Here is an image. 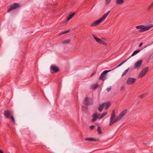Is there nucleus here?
I'll return each instance as SVG.
<instances>
[{"label":"nucleus","mask_w":153,"mask_h":153,"mask_svg":"<svg viewBox=\"0 0 153 153\" xmlns=\"http://www.w3.org/2000/svg\"><path fill=\"white\" fill-rule=\"evenodd\" d=\"M95 126H91L90 127V129L91 130L93 129L94 128Z\"/></svg>","instance_id":"nucleus-35"},{"label":"nucleus","mask_w":153,"mask_h":153,"mask_svg":"<svg viewBox=\"0 0 153 153\" xmlns=\"http://www.w3.org/2000/svg\"><path fill=\"white\" fill-rule=\"evenodd\" d=\"M103 117L102 116V114L99 115V117H98V119H100L102 118Z\"/></svg>","instance_id":"nucleus-37"},{"label":"nucleus","mask_w":153,"mask_h":153,"mask_svg":"<svg viewBox=\"0 0 153 153\" xmlns=\"http://www.w3.org/2000/svg\"><path fill=\"white\" fill-rule=\"evenodd\" d=\"M127 109L123 111L114 120V118L116 117V113L114 110H113L112 112L110 122L109 126H111L113 124L117 122L119 120L121 119L123 116L127 113Z\"/></svg>","instance_id":"nucleus-1"},{"label":"nucleus","mask_w":153,"mask_h":153,"mask_svg":"<svg viewBox=\"0 0 153 153\" xmlns=\"http://www.w3.org/2000/svg\"><path fill=\"white\" fill-rule=\"evenodd\" d=\"M96 124L97 125H99V123H96Z\"/></svg>","instance_id":"nucleus-43"},{"label":"nucleus","mask_w":153,"mask_h":153,"mask_svg":"<svg viewBox=\"0 0 153 153\" xmlns=\"http://www.w3.org/2000/svg\"><path fill=\"white\" fill-rule=\"evenodd\" d=\"M92 36L96 41L98 43H100V42H102V40L101 39L96 36L94 35L93 34Z\"/></svg>","instance_id":"nucleus-13"},{"label":"nucleus","mask_w":153,"mask_h":153,"mask_svg":"<svg viewBox=\"0 0 153 153\" xmlns=\"http://www.w3.org/2000/svg\"><path fill=\"white\" fill-rule=\"evenodd\" d=\"M88 109V107L87 106H82V111H83L85 113L86 112L87 110Z\"/></svg>","instance_id":"nucleus-25"},{"label":"nucleus","mask_w":153,"mask_h":153,"mask_svg":"<svg viewBox=\"0 0 153 153\" xmlns=\"http://www.w3.org/2000/svg\"><path fill=\"white\" fill-rule=\"evenodd\" d=\"M7 126L8 127H9L10 126V125L9 124H7Z\"/></svg>","instance_id":"nucleus-42"},{"label":"nucleus","mask_w":153,"mask_h":153,"mask_svg":"<svg viewBox=\"0 0 153 153\" xmlns=\"http://www.w3.org/2000/svg\"><path fill=\"white\" fill-rule=\"evenodd\" d=\"M153 27V24H151L146 26L144 25H139L136 26L135 27L137 29H140L138 31L139 32L142 33L143 31L149 30L150 28Z\"/></svg>","instance_id":"nucleus-3"},{"label":"nucleus","mask_w":153,"mask_h":153,"mask_svg":"<svg viewBox=\"0 0 153 153\" xmlns=\"http://www.w3.org/2000/svg\"><path fill=\"white\" fill-rule=\"evenodd\" d=\"M103 117L102 116V114L99 115V117H98V119H100L102 118Z\"/></svg>","instance_id":"nucleus-38"},{"label":"nucleus","mask_w":153,"mask_h":153,"mask_svg":"<svg viewBox=\"0 0 153 153\" xmlns=\"http://www.w3.org/2000/svg\"><path fill=\"white\" fill-rule=\"evenodd\" d=\"M149 68L148 67H146L144 68L139 73V77L140 78H142L148 72L149 70Z\"/></svg>","instance_id":"nucleus-5"},{"label":"nucleus","mask_w":153,"mask_h":153,"mask_svg":"<svg viewBox=\"0 0 153 153\" xmlns=\"http://www.w3.org/2000/svg\"><path fill=\"white\" fill-rule=\"evenodd\" d=\"M93 119L91 120V122H93L95 121L98 118V116L97 114H94L93 115Z\"/></svg>","instance_id":"nucleus-12"},{"label":"nucleus","mask_w":153,"mask_h":153,"mask_svg":"<svg viewBox=\"0 0 153 153\" xmlns=\"http://www.w3.org/2000/svg\"><path fill=\"white\" fill-rule=\"evenodd\" d=\"M0 153H4V152L2 150L0 149Z\"/></svg>","instance_id":"nucleus-41"},{"label":"nucleus","mask_w":153,"mask_h":153,"mask_svg":"<svg viewBox=\"0 0 153 153\" xmlns=\"http://www.w3.org/2000/svg\"><path fill=\"white\" fill-rule=\"evenodd\" d=\"M143 44V43H141L139 45V47H140L142 46V45Z\"/></svg>","instance_id":"nucleus-40"},{"label":"nucleus","mask_w":153,"mask_h":153,"mask_svg":"<svg viewBox=\"0 0 153 153\" xmlns=\"http://www.w3.org/2000/svg\"><path fill=\"white\" fill-rule=\"evenodd\" d=\"M100 44H102L104 45H105L106 46L107 45V44L106 43H105V42H104L102 40V42H100Z\"/></svg>","instance_id":"nucleus-31"},{"label":"nucleus","mask_w":153,"mask_h":153,"mask_svg":"<svg viewBox=\"0 0 153 153\" xmlns=\"http://www.w3.org/2000/svg\"><path fill=\"white\" fill-rule=\"evenodd\" d=\"M95 74V72H94L92 73L90 75L91 76H92L94 75Z\"/></svg>","instance_id":"nucleus-39"},{"label":"nucleus","mask_w":153,"mask_h":153,"mask_svg":"<svg viewBox=\"0 0 153 153\" xmlns=\"http://www.w3.org/2000/svg\"><path fill=\"white\" fill-rule=\"evenodd\" d=\"M124 89H125V87L123 86L120 89V91H122L124 90Z\"/></svg>","instance_id":"nucleus-34"},{"label":"nucleus","mask_w":153,"mask_h":153,"mask_svg":"<svg viewBox=\"0 0 153 153\" xmlns=\"http://www.w3.org/2000/svg\"><path fill=\"white\" fill-rule=\"evenodd\" d=\"M50 69L52 74L57 72L59 71V68L54 65H52L50 67Z\"/></svg>","instance_id":"nucleus-8"},{"label":"nucleus","mask_w":153,"mask_h":153,"mask_svg":"<svg viewBox=\"0 0 153 153\" xmlns=\"http://www.w3.org/2000/svg\"><path fill=\"white\" fill-rule=\"evenodd\" d=\"M110 10L108 11L107 13H105L103 16L99 19L94 21L93 22L89 25L90 27H94L100 25V24L106 18V17L110 12Z\"/></svg>","instance_id":"nucleus-2"},{"label":"nucleus","mask_w":153,"mask_h":153,"mask_svg":"<svg viewBox=\"0 0 153 153\" xmlns=\"http://www.w3.org/2000/svg\"><path fill=\"white\" fill-rule=\"evenodd\" d=\"M99 86V85L97 84L93 85L91 86V88L92 89H96Z\"/></svg>","instance_id":"nucleus-22"},{"label":"nucleus","mask_w":153,"mask_h":153,"mask_svg":"<svg viewBox=\"0 0 153 153\" xmlns=\"http://www.w3.org/2000/svg\"><path fill=\"white\" fill-rule=\"evenodd\" d=\"M93 138H85L84 140H85L89 141H92Z\"/></svg>","instance_id":"nucleus-28"},{"label":"nucleus","mask_w":153,"mask_h":153,"mask_svg":"<svg viewBox=\"0 0 153 153\" xmlns=\"http://www.w3.org/2000/svg\"><path fill=\"white\" fill-rule=\"evenodd\" d=\"M111 0H105V4H106L107 5L109 4V3L110 2Z\"/></svg>","instance_id":"nucleus-33"},{"label":"nucleus","mask_w":153,"mask_h":153,"mask_svg":"<svg viewBox=\"0 0 153 153\" xmlns=\"http://www.w3.org/2000/svg\"><path fill=\"white\" fill-rule=\"evenodd\" d=\"M143 62L142 59H140L136 62L134 65V68L138 69L141 66Z\"/></svg>","instance_id":"nucleus-9"},{"label":"nucleus","mask_w":153,"mask_h":153,"mask_svg":"<svg viewBox=\"0 0 153 153\" xmlns=\"http://www.w3.org/2000/svg\"><path fill=\"white\" fill-rule=\"evenodd\" d=\"M92 141H94L95 142H101L100 140L99 139H95L93 138Z\"/></svg>","instance_id":"nucleus-26"},{"label":"nucleus","mask_w":153,"mask_h":153,"mask_svg":"<svg viewBox=\"0 0 153 153\" xmlns=\"http://www.w3.org/2000/svg\"><path fill=\"white\" fill-rule=\"evenodd\" d=\"M75 14V12H74L69 15L67 18V20L69 21L70 19H71L72 18V17L74 16Z\"/></svg>","instance_id":"nucleus-15"},{"label":"nucleus","mask_w":153,"mask_h":153,"mask_svg":"<svg viewBox=\"0 0 153 153\" xmlns=\"http://www.w3.org/2000/svg\"><path fill=\"white\" fill-rule=\"evenodd\" d=\"M124 2V0H116V3L117 4L120 5L122 4Z\"/></svg>","instance_id":"nucleus-16"},{"label":"nucleus","mask_w":153,"mask_h":153,"mask_svg":"<svg viewBox=\"0 0 153 153\" xmlns=\"http://www.w3.org/2000/svg\"><path fill=\"white\" fill-rule=\"evenodd\" d=\"M107 112L106 111L102 113V116L104 117L105 115H106L107 114Z\"/></svg>","instance_id":"nucleus-30"},{"label":"nucleus","mask_w":153,"mask_h":153,"mask_svg":"<svg viewBox=\"0 0 153 153\" xmlns=\"http://www.w3.org/2000/svg\"><path fill=\"white\" fill-rule=\"evenodd\" d=\"M71 41V39H68L67 40L62 41V43L63 44H68Z\"/></svg>","instance_id":"nucleus-21"},{"label":"nucleus","mask_w":153,"mask_h":153,"mask_svg":"<svg viewBox=\"0 0 153 153\" xmlns=\"http://www.w3.org/2000/svg\"><path fill=\"white\" fill-rule=\"evenodd\" d=\"M4 114L5 118L7 119L10 118V116L12 115L11 111L9 110H5L4 112Z\"/></svg>","instance_id":"nucleus-10"},{"label":"nucleus","mask_w":153,"mask_h":153,"mask_svg":"<svg viewBox=\"0 0 153 153\" xmlns=\"http://www.w3.org/2000/svg\"><path fill=\"white\" fill-rule=\"evenodd\" d=\"M153 8V1L152 2V3L150 5L148 6L147 8V10L149 11Z\"/></svg>","instance_id":"nucleus-20"},{"label":"nucleus","mask_w":153,"mask_h":153,"mask_svg":"<svg viewBox=\"0 0 153 153\" xmlns=\"http://www.w3.org/2000/svg\"><path fill=\"white\" fill-rule=\"evenodd\" d=\"M129 68H128L127 69L125 70L124 71V72L123 73V74L121 75V76L122 77H123V76H124L126 74H127V73L128 72V71H129Z\"/></svg>","instance_id":"nucleus-23"},{"label":"nucleus","mask_w":153,"mask_h":153,"mask_svg":"<svg viewBox=\"0 0 153 153\" xmlns=\"http://www.w3.org/2000/svg\"><path fill=\"white\" fill-rule=\"evenodd\" d=\"M70 30H67L64 31L63 32H62L61 33V34H63L66 33H68L70 32Z\"/></svg>","instance_id":"nucleus-29"},{"label":"nucleus","mask_w":153,"mask_h":153,"mask_svg":"<svg viewBox=\"0 0 153 153\" xmlns=\"http://www.w3.org/2000/svg\"><path fill=\"white\" fill-rule=\"evenodd\" d=\"M104 103V106H105V108L108 109L111 105V103L110 102H106Z\"/></svg>","instance_id":"nucleus-14"},{"label":"nucleus","mask_w":153,"mask_h":153,"mask_svg":"<svg viewBox=\"0 0 153 153\" xmlns=\"http://www.w3.org/2000/svg\"><path fill=\"white\" fill-rule=\"evenodd\" d=\"M92 103V101L90 98L88 97L85 98L84 103V104L88 105H91Z\"/></svg>","instance_id":"nucleus-11"},{"label":"nucleus","mask_w":153,"mask_h":153,"mask_svg":"<svg viewBox=\"0 0 153 153\" xmlns=\"http://www.w3.org/2000/svg\"><path fill=\"white\" fill-rule=\"evenodd\" d=\"M129 58H128V59H126V60L123 61V62H122L121 63H120V64H119L115 68H113V69H112V70H114V69H115L117 68L118 67H120V66H121L123 64H124V63H125L128 60V59H129Z\"/></svg>","instance_id":"nucleus-18"},{"label":"nucleus","mask_w":153,"mask_h":153,"mask_svg":"<svg viewBox=\"0 0 153 153\" xmlns=\"http://www.w3.org/2000/svg\"><path fill=\"white\" fill-rule=\"evenodd\" d=\"M136 80V79L134 78L128 77L126 81L127 85H132L134 83Z\"/></svg>","instance_id":"nucleus-7"},{"label":"nucleus","mask_w":153,"mask_h":153,"mask_svg":"<svg viewBox=\"0 0 153 153\" xmlns=\"http://www.w3.org/2000/svg\"><path fill=\"white\" fill-rule=\"evenodd\" d=\"M145 94H143L140 95V96H138V97L139 98H140L142 99L145 96Z\"/></svg>","instance_id":"nucleus-32"},{"label":"nucleus","mask_w":153,"mask_h":153,"mask_svg":"<svg viewBox=\"0 0 153 153\" xmlns=\"http://www.w3.org/2000/svg\"><path fill=\"white\" fill-rule=\"evenodd\" d=\"M111 89V86L109 88H107V90L108 92H109V91H110Z\"/></svg>","instance_id":"nucleus-36"},{"label":"nucleus","mask_w":153,"mask_h":153,"mask_svg":"<svg viewBox=\"0 0 153 153\" xmlns=\"http://www.w3.org/2000/svg\"><path fill=\"white\" fill-rule=\"evenodd\" d=\"M112 70H105L101 74L99 77V79L103 81L106 79V75L108 73L111 71Z\"/></svg>","instance_id":"nucleus-4"},{"label":"nucleus","mask_w":153,"mask_h":153,"mask_svg":"<svg viewBox=\"0 0 153 153\" xmlns=\"http://www.w3.org/2000/svg\"><path fill=\"white\" fill-rule=\"evenodd\" d=\"M140 51V50H137L135 51L133 53L131 57L135 55L136 54H137ZM130 57H131V56Z\"/></svg>","instance_id":"nucleus-19"},{"label":"nucleus","mask_w":153,"mask_h":153,"mask_svg":"<svg viewBox=\"0 0 153 153\" xmlns=\"http://www.w3.org/2000/svg\"><path fill=\"white\" fill-rule=\"evenodd\" d=\"M104 103H102L101 105L99 108H98V110L100 111V112H101L104 108Z\"/></svg>","instance_id":"nucleus-17"},{"label":"nucleus","mask_w":153,"mask_h":153,"mask_svg":"<svg viewBox=\"0 0 153 153\" xmlns=\"http://www.w3.org/2000/svg\"><path fill=\"white\" fill-rule=\"evenodd\" d=\"M20 7V4L18 3H14L12 5L10 6V7L8 9L7 12H9L12 10L17 8H19Z\"/></svg>","instance_id":"nucleus-6"},{"label":"nucleus","mask_w":153,"mask_h":153,"mask_svg":"<svg viewBox=\"0 0 153 153\" xmlns=\"http://www.w3.org/2000/svg\"><path fill=\"white\" fill-rule=\"evenodd\" d=\"M10 118L11 119L13 122L14 123H15V118H14V117L13 116V115H11L10 116Z\"/></svg>","instance_id":"nucleus-27"},{"label":"nucleus","mask_w":153,"mask_h":153,"mask_svg":"<svg viewBox=\"0 0 153 153\" xmlns=\"http://www.w3.org/2000/svg\"><path fill=\"white\" fill-rule=\"evenodd\" d=\"M97 132L98 134H100L102 133V131L101 130V128L100 126H98L97 129Z\"/></svg>","instance_id":"nucleus-24"}]
</instances>
